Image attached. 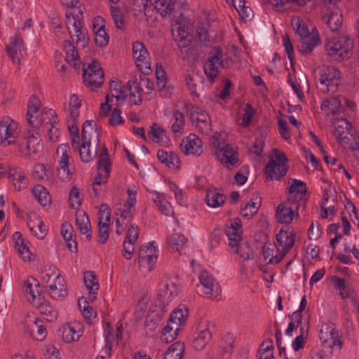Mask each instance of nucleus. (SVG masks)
Instances as JSON below:
<instances>
[{
	"instance_id": "nucleus-1",
	"label": "nucleus",
	"mask_w": 359,
	"mask_h": 359,
	"mask_svg": "<svg viewBox=\"0 0 359 359\" xmlns=\"http://www.w3.org/2000/svg\"><path fill=\"white\" fill-rule=\"evenodd\" d=\"M42 104L36 95H32L27 103V112L26 115L29 125L34 129L41 127L43 122L53 117V123H57L58 119L56 112L53 109L43 108L40 111ZM18 151L24 156H29L32 154L40 152L42 149L41 138L39 133L35 130L25 132L18 142Z\"/></svg>"
},
{
	"instance_id": "nucleus-2",
	"label": "nucleus",
	"mask_w": 359,
	"mask_h": 359,
	"mask_svg": "<svg viewBox=\"0 0 359 359\" xmlns=\"http://www.w3.org/2000/svg\"><path fill=\"white\" fill-rule=\"evenodd\" d=\"M353 47L351 39L341 36L329 40L325 44V52L330 60L341 62L348 57V53Z\"/></svg>"
},
{
	"instance_id": "nucleus-3",
	"label": "nucleus",
	"mask_w": 359,
	"mask_h": 359,
	"mask_svg": "<svg viewBox=\"0 0 359 359\" xmlns=\"http://www.w3.org/2000/svg\"><path fill=\"white\" fill-rule=\"evenodd\" d=\"M273 153L265 167V175L268 180H280L288 170L287 159L285 154L278 149H274Z\"/></svg>"
},
{
	"instance_id": "nucleus-4",
	"label": "nucleus",
	"mask_w": 359,
	"mask_h": 359,
	"mask_svg": "<svg viewBox=\"0 0 359 359\" xmlns=\"http://www.w3.org/2000/svg\"><path fill=\"white\" fill-rule=\"evenodd\" d=\"M224 68L223 50L219 46H215L209 53L204 65V72L208 81L214 83L219 74V68Z\"/></svg>"
},
{
	"instance_id": "nucleus-5",
	"label": "nucleus",
	"mask_w": 359,
	"mask_h": 359,
	"mask_svg": "<svg viewBox=\"0 0 359 359\" xmlns=\"http://www.w3.org/2000/svg\"><path fill=\"white\" fill-rule=\"evenodd\" d=\"M288 201L294 203L297 212L304 210L306 205V184L300 180L290 179L288 182Z\"/></svg>"
},
{
	"instance_id": "nucleus-6",
	"label": "nucleus",
	"mask_w": 359,
	"mask_h": 359,
	"mask_svg": "<svg viewBox=\"0 0 359 359\" xmlns=\"http://www.w3.org/2000/svg\"><path fill=\"white\" fill-rule=\"evenodd\" d=\"M334 125L333 135L343 147L349 148L350 144L355 142L356 138L359 140V136L353 131L351 123L346 119H335Z\"/></svg>"
},
{
	"instance_id": "nucleus-7",
	"label": "nucleus",
	"mask_w": 359,
	"mask_h": 359,
	"mask_svg": "<svg viewBox=\"0 0 359 359\" xmlns=\"http://www.w3.org/2000/svg\"><path fill=\"white\" fill-rule=\"evenodd\" d=\"M215 327L213 322L208 319L201 320L192 339L191 346L196 351L203 350L211 340Z\"/></svg>"
},
{
	"instance_id": "nucleus-8",
	"label": "nucleus",
	"mask_w": 359,
	"mask_h": 359,
	"mask_svg": "<svg viewBox=\"0 0 359 359\" xmlns=\"http://www.w3.org/2000/svg\"><path fill=\"white\" fill-rule=\"evenodd\" d=\"M319 339L322 342L323 348H329V353H332V348L334 346L339 349L341 348V336L334 324L332 323L323 324Z\"/></svg>"
},
{
	"instance_id": "nucleus-9",
	"label": "nucleus",
	"mask_w": 359,
	"mask_h": 359,
	"mask_svg": "<svg viewBox=\"0 0 359 359\" xmlns=\"http://www.w3.org/2000/svg\"><path fill=\"white\" fill-rule=\"evenodd\" d=\"M81 16L80 14L66 16V26L72 41L85 47L88 43V39L86 38V29L83 27L81 20Z\"/></svg>"
},
{
	"instance_id": "nucleus-10",
	"label": "nucleus",
	"mask_w": 359,
	"mask_h": 359,
	"mask_svg": "<svg viewBox=\"0 0 359 359\" xmlns=\"http://www.w3.org/2000/svg\"><path fill=\"white\" fill-rule=\"evenodd\" d=\"M20 130L18 123L8 116L4 117L0 121V143L4 146L16 142Z\"/></svg>"
},
{
	"instance_id": "nucleus-11",
	"label": "nucleus",
	"mask_w": 359,
	"mask_h": 359,
	"mask_svg": "<svg viewBox=\"0 0 359 359\" xmlns=\"http://www.w3.org/2000/svg\"><path fill=\"white\" fill-rule=\"evenodd\" d=\"M151 6L163 18H170L176 13L177 8H181L183 11L189 10V5L186 0H153Z\"/></svg>"
},
{
	"instance_id": "nucleus-12",
	"label": "nucleus",
	"mask_w": 359,
	"mask_h": 359,
	"mask_svg": "<svg viewBox=\"0 0 359 359\" xmlns=\"http://www.w3.org/2000/svg\"><path fill=\"white\" fill-rule=\"evenodd\" d=\"M83 83L92 90L100 87L104 82V72L100 65L93 61L87 68L83 69Z\"/></svg>"
},
{
	"instance_id": "nucleus-13",
	"label": "nucleus",
	"mask_w": 359,
	"mask_h": 359,
	"mask_svg": "<svg viewBox=\"0 0 359 359\" xmlns=\"http://www.w3.org/2000/svg\"><path fill=\"white\" fill-rule=\"evenodd\" d=\"M340 80L339 71L333 66H327L320 72V90L324 93L333 92L337 89Z\"/></svg>"
},
{
	"instance_id": "nucleus-14",
	"label": "nucleus",
	"mask_w": 359,
	"mask_h": 359,
	"mask_svg": "<svg viewBox=\"0 0 359 359\" xmlns=\"http://www.w3.org/2000/svg\"><path fill=\"white\" fill-rule=\"evenodd\" d=\"M57 156L60 158L57 167V175L63 181H68L72 177L69 168L71 158V151L68 144H61L57 149Z\"/></svg>"
},
{
	"instance_id": "nucleus-15",
	"label": "nucleus",
	"mask_w": 359,
	"mask_h": 359,
	"mask_svg": "<svg viewBox=\"0 0 359 359\" xmlns=\"http://www.w3.org/2000/svg\"><path fill=\"white\" fill-rule=\"evenodd\" d=\"M97 170L98 172L95 177L93 183L95 185L101 186L107 182L111 172V163L109 158L108 151L104 145L102 148L98 156Z\"/></svg>"
},
{
	"instance_id": "nucleus-16",
	"label": "nucleus",
	"mask_w": 359,
	"mask_h": 359,
	"mask_svg": "<svg viewBox=\"0 0 359 359\" xmlns=\"http://www.w3.org/2000/svg\"><path fill=\"white\" fill-rule=\"evenodd\" d=\"M331 281L334 287L339 292V295L342 299H350L353 306L358 310L359 313V296L357 294L353 287L348 285L344 278L332 276Z\"/></svg>"
},
{
	"instance_id": "nucleus-17",
	"label": "nucleus",
	"mask_w": 359,
	"mask_h": 359,
	"mask_svg": "<svg viewBox=\"0 0 359 359\" xmlns=\"http://www.w3.org/2000/svg\"><path fill=\"white\" fill-rule=\"evenodd\" d=\"M135 204L126 202L117 210L116 214L120 217L116 220V233L118 235L122 234L127 226L132 222L135 212Z\"/></svg>"
},
{
	"instance_id": "nucleus-18",
	"label": "nucleus",
	"mask_w": 359,
	"mask_h": 359,
	"mask_svg": "<svg viewBox=\"0 0 359 359\" xmlns=\"http://www.w3.org/2000/svg\"><path fill=\"white\" fill-rule=\"evenodd\" d=\"M203 292L208 298L216 299L221 295L222 289L213 276L207 271H203L199 276Z\"/></svg>"
},
{
	"instance_id": "nucleus-19",
	"label": "nucleus",
	"mask_w": 359,
	"mask_h": 359,
	"mask_svg": "<svg viewBox=\"0 0 359 359\" xmlns=\"http://www.w3.org/2000/svg\"><path fill=\"white\" fill-rule=\"evenodd\" d=\"M138 257L140 266L147 271H151L157 260L156 250L151 243L143 245L139 250Z\"/></svg>"
},
{
	"instance_id": "nucleus-20",
	"label": "nucleus",
	"mask_w": 359,
	"mask_h": 359,
	"mask_svg": "<svg viewBox=\"0 0 359 359\" xmlns=\"http://www.w3.org/2000/svg\"><path fill=\"white\" fill-rule=\"evenodd\" d=\"M215 154L217 160L227 168L234 167L238 161L237 150L231 144L222 146L221 148L215 150Z\"/></svg>"
},
{
	"instance_id": "nucleus-21",
	"label": "nucleus",
	"mask_w": 359,
	"mask_h": 359,
	"mask_svg": "<svg viewBox=\"0 0 359 359\" xmlns=\"http://www.w3.org/2000/svg\"><path fill=\"white\" fill-rule=\"evenodd\" d=\"M27 332L34 339L43 341L47 336V330L43 321L37 317L28 316L26 319Z\"/></svg>"
},
{
	"instance_id": "nucleus-22",
	"label": "nucleus",
	"mask_w": 359,
	"mask_h": 359,
	"mask_svg": "<svg viewBox=\"0 0 359 359\" xmlns=\"http://www.w3.org/2000/svg\"><path fill=\"white\" fill-rule=\"evenodd\" d=\"M133 55L140 69H151L149 51L142 43L136 41L133 43Z\"/></svg>"
},
{
	"instance_id": "nucleus-23",
	"label": "nucleus",
	"mask_w": 359,
	"mask_h": 359,
	"mask_svg": "<svg viewBox=\"0 0 359 359\" xmlns=\"http://www.w3.org/2000/svg\"><path fill=\"white\" fill-rule=\"evenodd\" d=\"M181 150L185 155L200 156L203 152V142L195 134H190L180 144Z\"/></svg>"
},
{
	"instance_id": "nucleus-24",
	"label": "nucleus",
	"mask_w": 359,
	"mask_h": 359,
	"mask_svg": "<svg viewBox=\"0 0 359 359\" xmlns=\"http://www.w3.org/2000/svg\"><path fill=\"white\" fill-rule=\"evenodd\" d=\"M39 282L32 276L27 278L24 281V290L27 300L34 305L39 302L42 297Z\"/></svg>"
},
{
	"instance_id": "nucleus-25",
	"label": "nucleus",
	"mask_w": 359,
	"mask_h": 359,
	"mask_svg": "<svg viewBox=\"0 0 359 359\" xmlns=\"http://www.w3.org/2000/svg\"><path fill=\"white\" fill-rule=\"evenodd\" d=\"M83 332L82 325L77 322L66 324L61 329L62 339L66 343L77 341L83 334Z\"/></svg>"
},
{
	"instance_id": "nucleus-26",
	"label": "nucleus",
	"mask_w": 359,
	"mask_h": 359,
	"mask_svg": "<svg viewBox=\"0 0 359 359\" xmlns=\"http://www.w3.org/2000/svg\"><path fill=\"white\" fill-rule=\"evenodd\" d=\"M297 212V216H299L298 212L294 208V203H287L280 204L276 210V219L278 222L283 224H290L294 217V212Z\"/></svg>"
},
{
	"instance_id": "nucleus-27",
	"label": "nucleus",
	"mask_w": 359,
	"mask_h": 359,
	"mask_svg": "<svg viewBox=\"0 0 359 359\" xmlns=\"http://www.w3.org/2000/svg\"><path fill=\"white\" fill-rule=\"evenodd\" d=\"M225 233L229 238L231 248H233L239 241H241L242 222L239 217L234 218L231 225L226 227Z\"/></svg>"
},
{
	"instance_id": "nucleus-28",
	"label": "nucleus",
	"mask_w": 359,
	"mask_h": 359,
	"mask_svg": "<svg viewBox=\"0 0 359 359\" xmlns=\"http://www.w3.org/2000/svg\"><path fill=\"white\" fill-rule=\"evenodd\" d=\"M276 242L278 243V249L284 257L290 251V250L294 246L295 242V233L294 231H288L280 230V232L276 235Z\"/></svg>"
},
{
	"instance_id": "nucleus-29",
	"label": "nucleus",
	"mask_w": 359,
	"mask_h": 359,
	"mask_svg": "<svg viewBox=\"0 0 359 359\" xmlns=\"http://www.w3.org/2000/svg\"><path fill=\"white\" fill-rule=\"evenodd\" d=\"M180 20V18L175 20L172 19L171 32L174 40L179 41L180 46L186 47L189 43V40L187 39L188 32L184 26L181 25Z\"/></svg>"
},
{
	"instance_id": "nucleus-30",
	"label": "nucleus",
	"mask_w": 359,
	"mask_h": 359,
	"mask_svg": "<svg viewBox=\"0 0 359 359\" xmlns=\"http://www.w3.org/2000/svg\"><path fill=\"white\" fill-rule=\"evenodd\" d=\"M8 177L18 191L27 188L28 179L23 170L19 168H11L8 172Z\"/></svg>"
},
{
	"instance_id": "nucleus-31",
	"label": "nucleus",
	"mask_w": 359,
	"mask_h": 359,
	"mask_svg": "<svg viewBox=\"0 0 359 359\" xmlns=\"http://www.w3.org/2000/svg\"><path fill=\"white\" fill-rule=\"evenodd\" d=\"M34 306L38 309L41 315L44 316L47 321L52 322L57 319L58 310L52 306L49 302L44 299L43 297Z\"/></svg>"
},
{
	"instance_id": "nucleus-32",
	"label": "nucleus",
	"mask_w": 359,
	"mask_h": 359,
	"mask_svg": "<svg viewBox=\"0 0 359 359\" xmlns=\"http://www.w3.org/2000/svg\"><path fill=\"white\" fill-rule=\"evenodd\" d=\"M262 254L265 260L269 259V264H277L284 258V255L274 244L264 245Z\"/></svg>"
},
{
	"instance_id": "nucleus-33",
	"label": "nucleus",
	"mask_w": 359,
	"mask_h": 359,
	"mask_svg": "<svg viewBox=\"0 0 359 359\" xmlns=\"http://www.w3.org/2000/svg\"><path fill=\"white\" fill-rule=\"evenodd\" d=\"M61 234L67 243V247L71 252H76L77 243L76 234L70 223L65 222L61 226Z\"/></svg>"
},
{
	"instance_id": "nucleus-34",
	"label": "nucleus",
	"mask_w": 359,
	"mask_h": 359,
	"mask_svg": "<svg viewBox=\"0 0 359 359\" xmlns=\"http://www.w3.org/2000/svg\"><path fill=\"white\" fill-rule=\"evenodd\" d=\"M83 280L87 290L89 291V299H96L97 292L99 290V284L94 272L88 271L83 273Z\"/></svg>"
},
{
	"instance_id": "nucleus-35",
	"label": "nucleus",
	"mask_w": 359,
	"mask_h": 359,
	"mask_svg": "<svg viewBox=\"0 0 359 359\" xmlns=\"http://www.w3.org/2000/svg\"><path fill=\"white\" fill-rule=\"evenodd\" d=\"M262 198L258 196L252 197L250 201L245 205L244 207L241 208V215L245 219H250L256 215L261 206Z\"/></svg>"
},
{
	"instance_id": "nucleus-36",
	"label": "nucleus",
	"mask_w": 359,
	"mask_h": 359,
	"mask_svg": "<svg viewBox=\"0 0 359 359\" xmlns=\"http://www.w3.org/2000/svg\"><path fill=\"white\" fill-rule=\"evenodd\" d=\"M156 156L162 163L165 164L170 168L175 169L180 167V161L175 152L158 149Z\"/></svg>"
},
{
	"instance_id": "nucleus-37",
	"label": "nucleus",
	"mask_w": 359,
	"mask_h": 359,
	"mask_svg": "<svg viewBox=\"0 0 359 359\" xmlns=\"http://www.w3.org/2000/svg\"><path fill=\"white\" fill-rule=\"evenodd\" d=\"M48 294L52 299H62L67 294V290L63 278L56 279L55 282L47 287Z\"/></svg>"
},
{
	"instance_id": "nucleus-38",
	"label": "nucleus",
	"mask_w": 359,
	"mask_h": 359,
	"mask_svg": "<svg viewBox=\"0 0 359 359\" xmlns=\"http://www.w3.org/2000/svg\"><path fill=\"white\" fill-rule=\"evenodd\" d=\"M152 200L158 210L166 216L172 215L173 210L171 204L166 200L163 194L158 192L152 193Z\"/></svg>"
},
{
	"instance_id": "nucleus-39",
	"label": "nucleus",
	"mask_w": 359,
	"mask_h": 359,
	"mask_svg": "<svg viewBox=\"0 0 359 359\" xmlns=\"http://www.w3.org/2000/svg\"><path fill=\"white\" fill-rule=\"evenodd\" d=\"M341 103L337 97H332L326 99L321 103V110L326 116H330L339 113L341 109Z\"/></svg>"
},
{
	"instance_id": "nucleus-40",
	"label": "nucleus",
	"mask_w": 359,
	"mask_h": 359,
	"mask_svg": "<svg viewBox=\"0 0 359 359\" xmlns=\"http://www.w3.org/2000/svg\"><path fill=\"white\" fill-rule=\"evenodd\" d=\"M65 50L66 52V62L70 65H72L74 69H79L80 68L81 61L77 50L74 45L70 41H65Z\"/></svg>"
},
{
	"instance_id": "nucleus-41",
	"label": "nucleus",
	"mask_w": 359,
	"mask_h": 359,
	"mask_svg": "<svg viewBox=\"0 0 359 359\" xmlns=\"http://www.w3.org/2000/svg\"><path fill=\"white\" fill-rule=\"evenodd\" d=\"M226 200V196L217 189L209 190L205 196V202L209 207L215 208L222 206Z\"/></svg>"
},
{
	"instance_id": "nucleus-42",
	"label": "nucleus",
	"mask_w": 359,
	"mask_h": 359,
	"mask_svg": "<svg viewBox=\"0 0 359 359\" xmlns=\"http://www.w3.org/2000/svg\"><path fill=\"white\" fill-rule=\"evenodd\" d=\"M189 316V310L185 306H178L171 314L168 322L180 326L185 323Z\"/></svg>"
},
{
	"instance_id": "nucleus-43",
	"label": "nucleus",
	"mask_w": 359,
	"mask_h": 359,
	"mask_svg": "<svg viewBox=\"0 0 359 359\" xmlns=\"http://www.w3.org/2000/svg\"><path fill=\"white\" fill-rule=\"evenodd\" d=\"M302 45L301 48V50L304 54L310 53L313 49L319 44L320 43V37L318 34H312L309 33L308 35H306L302 39Z\"/></svg>"
},
{
	"instance_id": "nucleus-44",
	"label": "nucleus",
	"mask_w": 359,
	"mask_h": 359,
	"mask_svg": "<svg viewBox=\"0 0 359 359\" xmlns=\"http://www.w3.org/2000/svg\"><path fill=\"white\" fill-rule=\"evenodd\" d=\"M62 6L68 8L66 12L67 15H83V10L84 9L81 2L79 0H59Z\"/></svg>"
},
{
	"instance_id": "nucleus-45",
	"label": "nucleus",
	"mask_w": 359,
	"mask_h": 359,
	"mask_svg": "<svg viewBox=\"0 0 359 359\" xmlns=\"http://www.w3.org/2000/svg\"><path fill=\"white\" fill-rule=\"evenodd\" d=\"M24 49L22 42L17 36L11 37L9 43L6 46L8 55L13 61L18 59V52L21 53Z\"/></svg>"
},
{
	"instance_id": "nucleus-46",
	"label": "nucleus",
	"mask_w": 359,
	"mask_h": 359,
	"mask_svg": "<svg viewBox=\"0 0 359 359\" xmlns=\"http://www.w3.org/2000/svg\"><path fill=\"white\" fill-rule=\"evenodd\" d=\"M180 330V326L177 324L173 325L168 322L167 325L162 330L161 341L166 344L172 342L176 339Z\"/></svg>"
},
{
	"instance_id": "nucleus-47",
	"label": "nucleus",
	"mask_w": 359,
	"mask_h": 359,
	"mask_svg": "<svg viewBox=\"0 0 359 359\" xmlns=\"http://www.w3.org/2000/svg\"><path fill=\"white\" fill-rule=\"evenodd\" d=\"M180 330V326L177 324L173 325L168 322L167 325L162 330L161 341L166 344L172 342L176 339Z\"/></svg>"
},
{
	"instance_id": "nucleus-48",
	"label": "nucleus",
	"mask_w": 359,
	"mask_h": 359,
	"mask_svg": "<svg viewBox=\"0 0 359 359\" xmlns=\"http://www.w3.org/2000/svg\"><path fill=\"white\" fill-rule=\"evenodd\" d=\"M180 330V326L177 324L173 325L168 322L167 325L162 330L161 341L166 344L172 342L176 339Z\"/></svg>"
},
{
	"instance_id": "nucleus-49",
	"label": "nucleus",
	"mask_w": 359,
	"mask_h": 359,
	"mask_svg": "<svg viewBox=\"0 0 359 359\" xmlns=\"http://www.w3.org/2000/svg\"><path fill=\"white\" fill-rule=\"evenodd\" d=\"M167 243L172 251H180L186 244L187 238L182 233H174L168 238Z\"/></svg>"
},
{
	"instance_id": "nucleus-50",
	"label": "nucleus",
	"mask_w": 359,
	"mask_h": 359,
	"mask_svg": "<svg viewBox=\"0 0 359 359\" xmlns=\"http://www.w3.org/2000/svg\"><path fill=\"white\" fill-rule=\"evenodd\" d=\"M67 124L72 138V145L74 148H79V142L80 137L79 135V128L77 126L78 118L74 117H67Z\"/></svg>"
},
{
	"instance_id": "nucleus-51",
	"label": "nucleus",
	"mask_w": 359,
	"mask_h": 359,
	"mask_svg": "<svg viewBox=\"0 0 359 359\" xmlns=\"http://www.w3.org/2000/svg\"><path fill=\"white\" fill-rule=\"evenodd\" d=\"M76 224L81 233L86 234L88 238L90 237V234H88L90 229V220L88 215L83 211L76 213Z\"/></svg>"
},
{
	"instance_id": "nucleus-52",
	"label": "nucleus",
	"mask_w": 359,
	"mask_h": 359,
	"mask_svg": "<svg viewBox=\"0 0 359 359\" xmlns=\"http://www.w3.org/2000/svg\"><path fill=\"white\" fill-rule=\"evenodd\" d=\"M170 121L172 122L171 129L173 133H183L185 127V119L182 113L178 110H175L172 113Z\"/></svg>"
},
{
	"instance_id": "nucleus-53",
	"label": "nucleus",
	"mask_w": 359,
	"mask_h": 359,
	"mask_svg": "<svg viewBox=\"0 0 359 359\" xmlns=\"http://www.w3.org/2000/svg\"><path fill=\"white\" fill-rule=\"evenodd\" d=\"M184 345L180 341L173 343L164 354V359H182Z\"/></svg>"
},
{
	"instance_id": "nucleus-54",
	"label": "nucleus",
	"mask_w": 359,
	"mask_h": 359,
	"mask_svg": "<svg viewBox=\"0 0 359 359\" xmlns=\"http://www.w3.org/2000/svg\"><path fill=\"white\" fill-rule=\"evenodd\" d=\"M35 198L42 206H46L50 202V197L46 188L41 185H36L32 189Z\"/></svg>"
},
{
	"instance_id": "nucleus-55",
	"label": "nucleus",
	"mask_w": 359,
	"mask_h": 359,
	"mask_svg": "<svg viewBox=\"0 0 359 359\" xmlns=\"http://www.w3.org/2000/svg\"><path fill=\"white\" fill-rule=\"evenodd\" d=\"M326 23L330 30L337 31L342 25V15L340 11H332L328 14Z\"/></svg>"
},
{
	"instance_id": "nucleus-56",
	"label": "nucleus",
	"mask_w": 359,
	"mask_h": 359,
	"mask_svg": "<svg viewBox=\"0 0 359 359\" xmlns=\"http://www.w3.org/2000/svg\"><path fill=\"white\" fill-rule=\"evenodd\" d=\"M109 86L111 97H115L117 101L126 100V97L124 95V87L120 81L111 80Z\"/></svg>"
},
{
	"instance_id": "nucleus-57",
	"label": "nucleus",
	"mask_w": 359,
	"mask_h": 359,
	"mask_svg": "<svg viewBox=\"0 0 359 359\" xmlns=\"http://www.w3.org/2000/svg\"><path fill=\"white\" fill-rule=\"evenodd\" d=\"M132 87L137 93H140L142 95H148L151 93L153 83L148 78H143L139 82H133Z\"/></svg>"
},
{
	"instance_id": "nucleus-58",
	"label": "nucleus",
	"mask_w": 359,
	"mask_h": 359,
	"mask_svg": "<svg viewBox=\"0 0 359 359\" xmlns=\"http://www.w3.org/2000/svg\"><path fill=\"white\" fill-rule=\"evenodd\" d=\"M233 248H235L236 252L245 260L252 259L254 257L253 250L247 242L239 241Z\"/></svg>"
},
{
	"instance_id": "nucleus-59",
	"label": "nucleus",
	"mask_w": 359,
	"mask_h": 359,
	"mask_svg": "<svg viewBox=\"0 0 359 359\" xmlns=\"http://www.w3.org/2000/svg\"><path fill=\"white\" fill-rule=\"evenodd\" d=\"M35 219L36 222V226L29 225V229L38 239H43L48 233V229L40 216L35 215ZM29 224H31L29 223Z\"/></svg>"
},
{
	"instance_id": "nucleus-60",
	"label": "nucleus",
	"mask_w": 359,
	"mask_h": 359,
	"mask_svg": "<svg viewBox=\"0 0 359 359\" xmlns=\"http://www.w3.org/2000/svg\"><path fill=\"white\" fill-rule=\"evenodd\" d=\"M272 341H264L257 353V359H274Z\"/></svg>"
},
{
	"instance_id": "nucleus-61",
	"label": "nucleus",
	"mask_w": 359,
	"mask_h": 359,
	"mask_svg": "<svg viewBox=\"0 0 359 359\" xmlns=\"http://www.w3.org/2000/svg\"><path fill=\"white\" fill-rule=\"evenodd\" d=\"M81 106V102L79 96L76 94H72L69 97V115L67 117H74L78 118L79 116V109Z\"/></svg>"
},
{
	"instance_id": "nucleus-62",
	"label": "nucleus",
	"mask_w": 359,
	"mask_h": 359,
	"mask_svg": "<svg viewBox=\"0 0 359 359\" xmlns=\"http://www.w3.org/2000/svg\"><path fill=\"white\" fill-rule=\"evenodd\" d=\"M90 141L85 142L84 140H82L81 144L79 143V148H75L76 149H79L80 158L83 162L88 163L93 159L94 154L90 149Z\"/></svg>"
},
{
	"instance_id": "nucleus-63",
	"label": "nucleus",
	"mask_w": 359,
	"mask_h": 359,
	"mask_svg": "<svg viewBox=\"0 0 359 359\" xmlns=\"http://www.w3.org/2000/svg\"><path fill=\"white\" fill-rule=\"evenodd\" d=\"M53 117L47 119L46 122H43L42 127L48 131V137L50 141L55 142L59 136V129L55 126L57 123H53Z\"/></svg>"
},
{
	"instance_id": "nucleus-64",
	"label": "nucleus",
	"mask_w": 359,
	"mask_h": 359,
	"mask_svg": "<svg viewBox=\"0 0 359 359\" xmlns=\"http://www.w3.org/2000/svg\"><path fill=\"white\" fill-rule=\"evenodd\" d=\"M149 137L153 142L161 143L164 142V139L166 137L165 131L162 128L154 123L151 127V130L149 133Z\"/></svg>"
}]
</instances>
